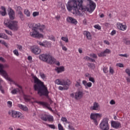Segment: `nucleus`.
<instances>
[{
	"mask_svg": "<svg viewBox=\"0 0 130 130\" xmlns=\"http://www.w3.org/2000/svg\"><path fill=\"white\" fill-rule=\"evenodd\" d=\"M61 121H63V122H66V123H70L69 121H68V119L66 117H62L61 118Z\"/></svg>",
	"mask_w": 130,
	"mask_h": 130,
	"instance_id": "37",
	"label": "nucleus"
},
{
	"mask_svg": "<svg viewBox=\"0 0 130 130\" xmlns=\"http://www.w3.org/2000/svg\"><path fill=\"white\" fill-rule=\"evenodd\" d=\"M37 43L38 44H39V45H40L41 46H43L45 47V44H44V43L40 41H38Z\"/></svg>",
	"mask_w": 130,
	"mask_h": 130,
	"instance_id": "42",
	"label": "nucleus"
},
{
	"mask_svg": "<svg viewBox=\"0 0 130 130\" xmlns=\"http://www.w3.org/2000/svg\"><path fill=\"white\" fill-rule=\"evenodd\" d=\"M67 21L68 22V23H70L71 24H74V25H77V24H78V21L77 20L71 17H68L67 18Z\"/></svg>",
	"mask_w": 130,
	"mask_h": 130,
	"instance_id": "18",
	"label": "nucleus"
},
{
	"mask_svg": "<svg viewBox=\"0 0 130 130\" xmlns=\"http://www.w3.org/2000/svg\"><path fill=\"white\" fill-rule=\"evenodd\" d=\"M99 104L97 102H94L93 103V106L90 107V110H98L100 107Z\"/></svg>",
	"mask_w": 130,
	"mask_h": 130,
	"instance_id": "20",
	"label": "nucleus"
},
{
	"mask_svg": "<svg viewBox=\"0 0 130 130\" xmlns=\"http://www.w3.org/2000/svg\"><path fill=\"white\" fill-rule=\"evenodd\" d=\"M39 12H35L32 13V16H34V17H36L37 16H39Z\"/></svg>",
	"mask_w": 130,
	"mask_h": 130,
	"instance_id": "53",
	"label": "nucleus"
},
{
	"mask_svg": "<svg viewBox=\"0 0 130 130\" xmlns=\"http://www.w3.org/2000/svg\"><path fill=\"white\" fill-rule=\"evenodd\" d=\"M58 128L59 130H64L63 127L62 126V125H61V124L60 123H59L58 124Z\"/></svg>",
	"mask_w": 130,
	"mask_h": 130,
	"instance_id": "43",
	"label": "nucleus"
},
{
	"mask_svg": "<svg viewBox=\"0 0 130 130\" xmlns=\"http://www.w3.org/2000/svg\"><path fill=\"white\" fill-rule=\"evenodd\" d=\"M9 114L14 118H19L21 117V113L18 112L16 111H10L9 112Z\"/></svg>",
	"mask_w": 130,
	"mask_h": 130,
	"instance_id": "10",
	"label": "nucleus"
},
{
	"mask_svg": "<svg viewBox=\"0 0 130 130\" xmlns=\"http://www.w3.org/2000/svg\"><path fill=\"white\" fill-rule=\"evenodd\" d=\"M111 125L114 128H118V127H121V124L118 121H112L111 122Z\"/></svg>",
	"mask_w": 130,
	"mask_h": 130,
	"instance_id": "17",
	"label": "nucleus"
},
{
	"mask_svg": "<svg viewBox=\"0 0 130 130\" xmlns=\"http://www.w3.org/2000/svg\"><path fill=\"white\" fill-rule=\"evenodd\" d=\"M45 29V25L40 24L39 30L40 32H43V30Z\"/></svg>",
	"mask_w": 130,
	"mask_h": 130,
	"instance_id": "32",
	"label": "nucleus"
},
{
	"mask_svg": "<svg viewBox=\"0 0 130 130\" xmlns=\"http://www.w3.org/2000/svg\"><path fill=\"white\" fill-rule=\"evenodd\" d=\"M2 38L5 40L9 39V37H8V36L4 33L2 34Z\"/></svg>",
	"mask_w": 130,
	"mask_h": 130,
	"instance_id": "40",
	"label": "nucleus"
},
{
	"mask_svg": "<svg viewBox=\"0 0 130 130\" xmlns=\"http://www.w3.org/2000/svg\"><path fill=\"white\" fill-rule=\"evenodd\" d=\"M48 126L50 127V128H53V129H55V125L54 124H49Z\"/></svg>",
	"mask_w": 130,
	"mask_h": 130,
	"instance_id": "54",
	"label": "nucleus"
},
{
	"mask_svg": "<svg viewBox=\"0 0 130 130\" xmlns=\"http://www.w3.org/2000/svg\"><path fill=\"white\" fill-rule=\"evenodd\" d=\"M18 15L20 20H21V21H24V15H23V12H19Z\"/></svg>",
	"mask_w": 130,
	"mask_h": 130,
	"instance_id": "34",
	"label": "nucleus"
},
{
	"mask_svg": "<svg viewBox=\"0 0 130 130\" xmlns=\"http://www.w3.org/2000/svg\"><path fill=\"white\" fill-rule=\"evenodd\" d=\"M31 77L32 79H34L35 84L34 86L35 90H38V94H40V96H46V97L48 99L50 104H52L53 102L48 97L49 92L47 89V87L44 85V83L40 81V80L34 74H31Z\"/></svg>",
	"mask_w": 130,
	"mask_h": 130,
	"instance_id": "2",
	"label": "nucleus"
},
{
	"mask_svg": "<svg viewBox=\"0 0 130 130\" xmlns=\"http://www.w3.org/2000/svg\"><path fill=\"white\" fill-rule=\"evenodd\" d=\"M1 10H2L3 11H0V14L2 15V16H6L7 15V11L6 10V8L4 7H1Z\"/></svg>",
	"mask_w": 130,
	"mask_h": 130,
	"instance_id": "27",
	"label": "nucleus"
},
{
	"mask_svg": "<svg viewBox=\"0 0 130 130\" xmlns=\"http://www.w3.org/2000/svg\"><path fill=\"white\" fill-rule=\"evenodd\" d=\"M40 76L41 78H42V79H43L44 80V79H45V78H46V76H45V74H44V73H40Z\"/></svg>",
	"mask_w": 130,
	"mask_h": 130,
	"instance_id": "45",
	"label": "nucleus"
},
{
	"mask_svg": "<svg viewBox=\"0 0 130 130\" xmlns=\"http://www.w3.org/2000/svg\"><path fill=\"white\" fill-rule=\"evenodd\" d=\"M0 74L3 76L5 79H6L7 81L9 82H13V80L11 79V78L9 77V75H8V73L7 72L3 69L0 68Z\"/></svg>",
	"mask_w": 130,
	"mask_h": 130,
	"instance_id": "8",
	"label": "nucleus"
},
{
	"mask_svg": "<svg viewBox=\"0 0 130 130\" xmlns=\"http://www.w3.org/2000/svg\"><path fill=\"white\" fill-rule=\"evenodd\" d=\"M72 84V81L70 79H61V86L64 87H67L68 89H70V86Z\"/></svg>",
	"mask_w": 130,
	"mask_h": 130,
	"instance_id": "9",
	"label": "nucleus"
},
{
	"mask_svg": "<svg viewBox=\"0 0 130 130\" xmlns=\"http://www.w3.org/2000/svg\"><path fill=\"white\" fill-rule=\"evenodd\" d=\"M94 28H95V29H98V30L101 29V26H100V25H99V24L95 25H94Z\"/></svg>",
	"mask_w": 130,
	"mask_h": 130,
	"instance_id": "51",
	"label": "nucleus"
},
{
	"mask_svg": "<svg viewBox=\"0 0 130 130\" xmlns=\"http://www.w3.org/2000/svg\"><path fill=\"white\" fill-rule=\"evenodd\" d=\"M30 35L31 37H34V38H43V35L40 34L39 31L34 29V28H32Z\"/></svg>",
	"mask_w": 130,
	"mask_h": 130,
	"instance_id": "6",
	"label": "nucleus"
},
{
	"mask_svg": "<svg viewBox=\"0 0 130 130\" xmlns=\"http://www.w3.org/2000/svg\"><path fill=\"white\" fill-rule=\"evenodd\" d=\"M49 54H43L40 55L39 58L41 60H43V61H45V62H47L48 60V58H49Z\"/></svg>",
	"mask_w": 130,
	"mask_h": 130,
	"instance_id": "13",
	"label": "nucleus"
},
{
	"mask_svg": "<svg viewBox=\"0 0 130 130\" xmlns=\"http://www.w3.org/2000/svg\"><path fill=\"white\" fill-rule=\"evenodd\" d=\"M116 31H115V30H113L111 33V35H115V34H116Z\"/></svg>",
	"mask_w": 130,
	"mask_h": 130,
	"instance_id": "64",
	"label": "nucleus"
},
{
	"mask_svg": "<svg viewBox=\"0 0 130 130\" xmlns=\"http://www.w3.org/2000/svg\"><path fill=\"white\" fill-rule=\"evenodd\" d=\"M89 56H90V57H92L93 58H97V55H96V54H90Z\"/></svg>",
	"mask_w": 130,
	"mask_h": 130,
	"instance_id": "47",
	"label": "nucleus"
},
{
	"mask_svg": "<svg viewBox=\"0 0 130 130\" xmlns=\"http://www.w3.org/2000/svg\"><path fill=\"white\" fill-rule=\"evenodd\" d=\"M4 25L12 31H18V29H19L18 21H10L9 20H6L4 21Z\"/></svg>",
	"mask_w": 130,
	"mask_h": 130,
	"instance_id": "3",
	"label": "nucleus"
},
{
	"mask_svg": "<svg viewBox=\"0 0 130 130\" xmlns=\"http://www.w3.org/2000/svg\"><path fill=\"white\" fill-rule=\"evenodd\" d=\"M0 90L1 91L2 93L3 94H5V91L4 90V89H3V86L0 84Z\"/></svg>",
	"mask_w": 130,
	"mask_h": 130,
	"instance_id": "59",
	"label": "nucleus"
},
{
	"mask_svg": "<svg viewBox=\"0 0 130 130\" xmlns=\"http://www.w3.org/2000/svg\"><path fill=\"white\" fill-rule=\"evenodd\" d=\"M117 27L120 30H122V31H124V30H126V25H124L122 24V23H118Z\"/></svg>",
	"mask_w": 130,
	"mask_h": 130,
	"instance_id": "21",
	"label": "nucleus"
},
{
	"mask_svg": "<svg viewBox=\"0 0 130 130\" xmlns=\"http://www.w3.org/2000/svg\"><path fill=\"white\" fill-rule=\"evenodd\" d=\"M7 104H8V107H12V106L13 105V103H12V102H11V101H8L7 102Z\"/></svg>",
	"mask_w": 130,
	"mask_h": 130,
	"instance_id": "50",
	"label": "nucleus"
},
{
	"mask_svg": "<svg viewBox=\"0 0 130 130\" xmlns=\"http://www.w3.org/2000/svg\"><path fill=\"white\" fill-rule=\"evenodd\" d=\"M110 104H111V105H114V104H115V101H114L113 100H111L110 102Z\"/></svg>",
	"mask_w": 130,
	"mask_h": 130,
	"instance_id": "61",
	"label": "nucleus"
},
{
	"mask_svg": "<svg viewBox=\"0 0 130 130\" xmlns=\"http://www.w3.org/2000/svg\"><path fill=\"white\" fill-rule=\"evenodd\" d=\"M88 87V88H90V87H92V83L88 82L86 84V88Z\"/></svg>",
	"mask_w": 130,
	"mask_h": 130,
	"instance_id": "55",
	"label": "nucleus"
},
{
	"mask_svg": "<svg viewBox=\"0 0 130 130\" xmlns=\"http://www.w3.org/2000/svg\"><path fill=\"white\" fill-rule=\"evenodd\" d=\"M66 6L69 12L73 11V14L77 16L84 12L92 13L96 8V4L91 0H69Z\"/></svg>",
	"mask_w": 130,
	"mask_h": 130,
	"instance_id": "1",
	"label": "nucleus"
},
{
	"mask_svg": "<svg viewBox=\"0 0 130 130\" xmlns=\"http://www.w3.org/2000/svg\"><path fill=\"white\" fill-rule=\"evenodd\" d=\"M21 91H22V89L20 88H14L11 91L12 94H15L18 93H21Z\"/></svg>",
	"mask_w": 130,
	"mask_h": 130,
	"instance_id": "25",
	"label": "nucleus"
},
{
	"mask_svg": "<svg viewBox=\"0 0 130 130\" xmlns=\"http://www.w3.org/2000/svg\"><path fill=\"white\" fill-rule=\"evenodd\" d=\"M9 68H10V65H9L8 64H0V69L2 70L3 69H9Z\"/></svg>",
	"mask_w": 130,
	"mask_h": 130,
	"instance_id": "29",
	"label": "nucleus"
},
{
	"mask_svg": "<svg viewBox=\"0 0 130 130\" xmlns=\"http://www.w3.org/2000/svg\"><path fill=\"white\" fill-rule=\"evenodd\" d=\"M83 96H84L83 91H79L78 92L75 93V99H76V100H80L81 98H83Z\"/></svg>",
	"mask_w": 130,
	"mask_h": 130,
	"instance_id": "15",
	"label": "nucleus"
},
{
	"mask_svg": "<svg viewBox=\"0 0 130 130\" xmlns=\"http://www.w3.org/2000/svg\"><path fill=\"white\" fill-rule=\"evenodd\" d=\"M89 81L92 82V83H94L95 82V79L93 77H89Z\"/></svg>",
	"mask_w": 130,
	"mask_h": 130,
	"instance_id": "56",
	"label": "nucleus"
},
{
	"mask_svg": "<svg viewBox=\"0 0 130 130\" xmlns=\"http://www.w3.org/2000/svg\"><path fill=\"white\" fill-rule=\"evenodd\" d=\"M17 48L20 50V51H22V50H23V47L21 45H17Z\"/></svg>",
	"mask_w": 130,
	"mask_h": 130,
	"instance_id": "52",
	"label": "nucleus"
},
{
	"mask_svg": "<svg viewBox=\"0 0 130 130\" xmlns=\"http://www.w3.org/2000/svg\"><path fill=\"white\" fill-rule=\"evenodd\" d=\"M13 53L16 55V56H19V52L18 51V50L15 49L13 51Z\"/></svg>",
	"mask_w": 130,
	"mask_h": 130,
	"instance_id": "46",
	"label": "nucleus"
},
{
	"mask_svg": "<svg viewBox=\"0 0 130 130\" xmlns=\"http://www.w3.org/2000/svg\"><path fill=\"white\" fill-rule=\"evenodd\" d=\"M36 103H38V104H40V105H42L44 106V107H46L50 110V111H53L51 107H50V105L48 104V103L44 102H38V101H35V102Z\"/></svg>",
	"mask_w": 130,
	"mask_h": 130,
	"instance_id": "11",
	"label": "nucleus"
},
{
	"mask_svg": "<svg viewBox=\"0 0 130 130\" xmlns=\"http://www.w3.org/2000/svg\"><path fill=\"white\" fill-rule=\"evenodd\" d=\"M108 118H105L100 124V127L102 130H109V124L108 123Z\"/></svg>",
	"mask_w": 130,
	"mask_h": 130,
	"instance_id": "4",
	"label": "nucleus"
},
{
	"mask_svg": "<svg viewBox=\"0 0 130 130\" xmlns=\"http://www.w3.org/2000/svg\"><path fill=\"white\" fill-rule=\"evenodd\" d=\"M55 71L57 72V74H59L60 73H62V72H64V67L63 66L57 67V68L55 69Z\"/></svg>",
	"mask_w": 130,
	"mask_h": 130,
	"instance_id": "23",
	"label": "nucleus"
},
{
	"mask_svg": "<svg viewBox=\"0 0 130 130\" xmlns=\"http://www.w3.org/2000/svg\"><path fill=\"white\" fill-rule=\"evenodd\" d=\"M55 61H56V59H55V58H54V57H53L52 56L50 55L47 62L49 64H53V63H55Z\"/></svg>",
	"mask_w": 130,
	"mask_h": 130,
	"instance_id": "19",
	"label": "nucleus"
},
{
	"mask_svg": "<svg viewBox=\"0 0 130 130\" xmlns=\"http://www.w3.org/2000/svg\"><path fill=\"white\" fill-rule=\"evenodd\" d=\"M5 32L6 33H7V34H8V35H10V36H13V32H12V31L5 29Z\"/></svg>",
	"mask_w": 130,
	"mask_h": 130,
	"instance_id": "44",
	"label": "nucleus"
},
{
	"mask_svg": "<svg viewBox=\"0 0 130 130\" xmlns=\"http://www.w3.org/2000/svg\"><path fill=\"white\" fill-rule=\"evenodd\" d=\"M24 99L26 102H28V101H31V100H32V99H33V100H34V98H32L29 95H24Z\"/></svg>",
	"mask_w": 130,
	"mask_h": 130,
	"instance_id": "26",
	"label": "nucleus"
},
{
	"mask_svg": "<svg viewBox=\"0 0 130 130\" xmlns=\"http://www.w3.org/2000/svg\"><path fill=\"white\" fill-rule=\"evenodd\" d=\"M31 51L34 54L38 55L41 53V49L38 46H34L30 48Z\"/></svg>",
	"mask_w": 130,
	"mask_h": 130,
	"instance_id": "7",
	"label": "nucleus"
},
{
	"mask_svg": "<svg viewBox=\"0 0 130 130\" xmlns=\"http://www.w3.org/2000/svg\"><path fill=\"white\" fill-rule=\"evenodd\" d=\"M61 39L63 40V41H64L65 42H69V39L68 38V37H62Z\"/></svg>",
	"mask_w": 130,
	"mask_h": 130,
	"instance_id": "41",
	"label": "nucleus"
},
{
	"mask_svg": "<svg viewBox=\"0 0 130 130\" xmlns=\"http://www.w3.org/2000/svg\"><path fill=\"white\" fill-rule=\"evenodd\" d=\"M82 84L83 85H84V86H85V88H87V81H86L85 80H83L82 81Z\"/></svg>",
	"mask_w": 130,
	"mask_h": 130,
	"instance_id": "58",
	"label": "nucleus"
},
{
	"mask_svg": "<svg viewBox=\"0 0 130 130\" xmlns=\"http://www.w3.org/2000/svg\"><path fill=\"white\" fill-rule=\"evenodd\" d=\"M109 72L110 73V74H111L112 75H113V74H114V70H113L112 69V68H111V67H110V71Z\"/></svg>",
	"mask_w": 130,
	"mask_h": 130,
	"instance_id": "57",
	"label": "nucleus"
},
{
	"mask_svg": "<svg viewBox=\"0 0 130 130\" xmlns=\"http://www.w3.org/2000/svg\"><path fill=\"white\" fill-rule=\"evenodd\" d=\"M116 66L117 67H119V68H123V64L122 63H117Z\"/></svg>",
	"mask_w": 130,
	"mask_h": 130,
	"instance_id": "60",
	"label": "nucleus"
},
{
	"mask_svg": "<svg viewBox=\"0 0 130 130\" xmlns=\"http://www.w3.org/2000/svg\"><path fill=\"white\" fill-rule=\"evenodd\" d=\"M15 9L16 12L19 14V13H21L22 11L23 10V8L21 7L20 6H15Z\"/></svg>",
	"mask_w": 130,
	"mask_h": 130,
	"instance_id": "28",
	"label": "nucleus"
},
{
	"mask_svg": "<svg viewBox=\"0 0 130 130\" xmlns=\"http://www.w3.org/2000/svg\"><path fill=\"white\" fill-rule=\"evenodd\" d=\"M59 90H60L61 91H62V90H69V87H62V86H59L58 87Z\"/></svg>",
	"mask_w": 130,
	"mask_h": 130,
	"instance_id": "38",
	"label": "nucleus"
},
{
	"mask_svg": "<svg viewBox=\"0 0 130 130\" xmlns=\"http://www.w3.org/2000/svg\"><path fill=\"white\" fill-rule=\"evenodd\" d=\"M100 117H101V116L98 113H91L90 116V119L93 120V122H94L95 125H98V121H97V119L100 118Z\"/></svg>",
	"mask_w": 130,
	"mask_h": 130,
	"instance_id": "5",
	"label": "nucleus"
},
{
	"mask_svg": "<svg viewBox=\"0 0 130 130\" xmlns=\"http://www.w3.org/2000/svg\"><path fill=\"white\" fill-rule=\"evenodd\" d=\"M76 87H80L81 86V83L79 82H77L76 84H75Z\"/></svg>",
	"mask_w": 130,
	"mask_h": 130,
	"instance_id": "63",
	"label": "nucleus"
},
{
	"mask_svg": "<svg viewBox=\"0 0 130 130\" xmlns=\"http://www.w3.org/2000/svg\"><path fill=\"white\" fill-rule=\"evenodd\" d=\"M83 35H85V36H86V38L88 40L92 39V36L91 35V34H90V32L88 31H84L83 32Z\"/></svg>",
	"mask_w": 130,
	"mask_h": 130,
	"instance_id": "22",
	"label": "nucleus"
},
{
	"mask_svg": "<svg viewBox=\"0 0 130 130\" xmlns=\"http://www.w3.org/2000/svg\"><path fill=\"white\" fill-rule=\"evenodd\" d=\"M111 52V51L108 49H106L105 51L101 52V53H98V56L102 57L103 56H106V54H108Z\"/></svg>",
	"mask_w": 130,
	"mask_h": 130,
	"instance_id": "14",
	"label": "nucleus"
},
{
	"mask_svg": "<svg viewBox=\"0 0 130 130\" xmlns=\"http://www.w3.org/2000/svg\"><path fill=\"white\" fill-rule=\"evenodd\" d=\"M123 42L125 43L126 45H130V41L127 40L126 39H124L123 40Z\"/></svg>",
	"mask_w": 130,
	"mask_h": 130,
	"instance_id": "36",
	"label": "nucleus"
},
{
	"mask_svg": "<svg viewBox=\"0 0 130 130\" xmlns=\"http://www.w3.org/2000/svg\"><path fill=\"white\" fill-rule=\"evenodd\" d=\"M11 83H13L15 86L19 87V89H20V90H22V86H20L19 84H18L17 83H16L14 80H12V81H10Z\"/></svg>",
	"mask_w": 130,
	"mask_h": 130,
	"instance_id": "35",
	"label": "nucleus"
},
{
	"mask_svg": "<svg viewBox=\"0 0 130 130\" xmlns=\"http://www.w3.org/2000/svg\"><path fill=\"white\" fill-rule=\"evenodd\" d=\"M41 119L44 121H53V117L50 115H47L46 114L43 115L41 117Z\"/></svg>",
	"mask_w": 130,
	"mask_h": 130,
	"instance_id": "12",
	"label": "nucleus"
},
{
	"mask_svg": "<svg viewBox=\"0 0 130 130\" xmlns=\"http://www.w3.org/2000/svg\"><path fill=\"white\" fill-rule=\"evenodd\" d=\"M8 14H9V18H10V20H14L15 19V12L11 8H9Z\"/></svg>",
	"mask_w": 130,
	"mask_h": 130,
	"instance_id": "16",
	"label": "nucleus"
},
{
	"mask_svg": "<svg viewBox=\"0 0 130 130\" xmlns=\"http://www.w3.org/2000/svg\"><path fill=\"white\" fill-rule=\"evenodd\" d=\"M18 106L20 109H21V110H23V111H28V108H27V107L21 104H18Z\"/></svg>",
	"mask_w": 130,
	"mask_h": 130,
	"instance_id": "24",
	"label": "nucleus"
},
{
	"mask_svg": "<svg viewBox=\"0 0 130 130\" xmlns=\"http://www.w3.org/2000/svg\"><path fill=\"white\" fill-rule=\"evenodd\" d=\"M61 79L59 80V79H56L55 81V83L57 85H61Z\"/></svg>",
	"mask_w": 130,
	"mask_h": 130,
	"instance_id": "39",
	"label": "nucleus"
},
{
	"mask_svg": "<svg viewBox=\"0 0 130 130\" xmlns=\"http://www.w3.org/2000/svg\"><path fill=\"white\" fill-rule=\"evenodd\" d=\"M103 72L105 74H107V73H108V68L107 67H104Z\"/></svg>",
	"mask_w": 130,
	"mask_h": 130,
	"instance_id": "48",
	"label": "nucleus"
},
{
	"mask_svg": "<svg viewBox=\"0 0 130 130\" xmlns=\"http://www.w3.org/2000/svg\"><path fill=\"white\" fill-rule=\"evenodd\" d=\"M40 27V23H36L35 24V26L32 27V29L35 30H39V28Z\"/></svg>",
	"mask_w": 130,
	"mask_h": 130,
	"instance_id": "30",
	"label": "nucleus"
},
{
	"mask_svg": "<svg viewBox=\"0 0 130 130\" xmlns=\"http://www.w3.org/2000/svg\"><path fill=\"white\" fill-rule=\"evenodd\" d=\"M24 14L27 16V17H30V11L28 9H25L24 11Z\"/></svg>",
	"mask_w": 130,
	"mask_h": 130,
	"instance_id": "33",
	"label": "nucleus"
},
{
	"mask_svg": "<svg viewBox=\"0 0 130 130\" xmlns=\"http://www.w3.org/2000/svg\"><path fill=\"white\" fill-rule=\"evenodd\" d=\"M125 73L129 77H130V70L129 69H126L125 70Z\"/></svg>",
	"mask_w": 130,
	"mask_h": 130,
	"instance_id": "49",
	"label": "nucleus"
},
{
	"mask_svg": "<svg viewBox=\"0 0 130 130\" xmlns=\"http://www.w3.org/2000/svg\"><path fill=\"white\" fill-rule=\"evenodd\" d=\"M87 66L88 68H90L92 70H94V69H95V64L94 63H88Z\"/></svg>",
	"mask_w": 130,
	"mask_h": 130,
	"instance_id": "31",
	"label": "nucleus"
},
{
	"mask_svg": "<svg viewBox=\"0 0 130 130\" xmlns=\"http://www.w3.org/2000/svg\"><path fill=\"white\" fill-rule=\"evenodd\" d=\"M0 60H1L2 62H6V60H5V58H4L3 57H0Z\"/></svg>",
	"mask_w": 130,
	"mask_h": 130,
	"instance_id": "62",
	"label": "nucleus"
}]
</instances>
